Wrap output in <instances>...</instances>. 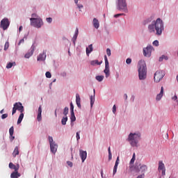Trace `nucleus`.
<instances>
[{
	"label": "nucleus",
	"instance_id": "f257e3e1",
	"mask_svg": "<svg viewBox=\"0 0 178 178\" xmlns=\"http://www.w3.org/2000/svg\"><path fill=\"white\" fill-rule=\"evenodd\" d=\"M148 30L149 33H155L156 31V35H162V33L165 30L163 21L161 18H157L156 21H152L148 25Z\"/></svg>",
	"mask_w": 178,
	"mask_h": 178
},
{
	"label": "nucleus",
	"instance_id": "f03ea898",
	"mask_svg": "<svg viewBox=\"0 0 178 178\" xmlns=\"http://www.w3.org/2000/svg\"><path fill=\"white\" fill-rule=\"evenodd\" d=\"M140 140H141V133L136 131L134 133L131 132L128 135L127 141L129 143L131 147H138Z\"/></svg>",
	"mask_w": 178,
	"mask_h": 178
},
{
	"label": "nucleus",
	"instance_id": "7ed1b4c3",
	"mask_svg": "<svg viewBox=\"0 0 178 178\" xmlns=\"http://www.w3.org/2000/svg\"><path fill=\"white\" fill-rule=\"evenodd\" d=\"M139 80L143 81L147 79V65L145 61L140 60L138 65Z\"/></svg>",
	"mask_w": 178,
	"mask_h": 178
},
{
	"label": "nucleus",
	"instance_id": "20e7f679",
	"mask_svg": "<svg viewBox=\"0 0 178 178\" xmlns=\"http://www.w3.org/2000/svg\"><path fill=\"white\" fill-rule=\"evenodd\" d=\"M115 6L117 10H120V12H124V13L129 12L127 1L126 0H115Z\"/></svg>",
	"mask_w": 178,
	"mask_h": 178
},
{
	"label": "nucleus",
	"instance_id": "39448f33",
	"mask_svg": "<svg viewBox=\"0 0 178 178\" xmlns=\"http://www.w3.org/2000/svg\"><path fill=\"white\" fill-rule=\"evenodd\" d=\"M31 26L35 29H41L44 26V22L41 17L38 18H30Z\"/></svg>",
	"mask_w": 178,
	"mask_h": 178
},
{
	"label": "nucleus",
	"instance_id": "423d86ee",
	"mask_svg": "<svg viewBox=\"0 0 178 178\" xmlns=\"http://www.w3.org/2000/svg\"><path fill=\"white\" fill-rule=\"evenodd\" d=\"M17 111L20 112V113H22V112H24V106H23V104H22V102H15L13 104L12 115H15V113H16Z\"/></svg>",
	"mask_w": 178,
	"mask_h": 178
},
{
	"label": "nucleus",
	"instance_id": "0eeeda50",
	"mask_svg": "<svg viewBox=\"0 0 178 178\" xmlns=\"http://www.w3.org/2000/svg\"><path fill=\"white\" fill-rule=\"evenodd\" d=\"M48 140L50 145V151L55 155L58 151V144L54 141V138H52V136H49Z\"/></svg>",
	"mask_w": 178,
	"mask_h": 178
},
{
	"label": "nucleus",
	"instance_id": "6e6552de",
	"mask_svg": "<svg viewBox=\"0 0 178 178\" xmlns=\"http://www.w3.org/2000/svg\"><path fill=\"white\" fill-rule=\"evenodd\" d=\"M152 51H154V47L151 44L147 45L146 47L143 49V56H145V58H151Z\"/></svg>",
	"mask_w": 178,
	"mask_h": 178
},
{
	"label": "nucleus",
	"instance_id": "1a4fd4ad",
	"mask_svg": "<svg viewBox=\"0 0 178 178\" xmlns=\"http://www.w3.org/2000/svg\"><path fill=\"white\" fill-rule=\"evenodd\" d=\"M165 77V71L158 70L154 73V80L155 83H159Z\"/></svg>",
	"mask_w": 178,
	"mask_h": 178
},
{
	"label": "nucleus",
	"instance_id": "9d476101",
	"mask_svg": "<svg viewBox=\"0 0 178 178\" xmlns=\"http://www.w3.org/2000/svg\"><path fill=\"white\" fill-rule=\"evenodd\" d=\"M104 60H105V69L104 70V73L106 75V78L108 79L109 76H111L110 70H109V61L108 60V57L106 55L104 56Z\"/></svg>",
	"mask_w": 178,
	"mask_h": 178
},
{
	"label": "nucleus",
	"instance_id": "9b49d317",
	"mask_svg": "<svg viewBox=\"0 0 178 178\" xmlns=\"http://www.w3.org/2000/svg\"><path fill=\"white\" fill-rule=\"evenodd\" d=\"M9 26H10V22H9V19L3 18L1 21L0 28L3 30H8L9 29Z\"/></svg>",
	"mask_w": 178,
	"mask_h": 178
},
{
	"label": "nucleus",
	"instance_id": "f8f14e48",
	"mask_svg": "<svg viewBox=\"0 0 178 178\" xmlns=\"http://www.w3.org/2000/svg\"><path fill=\"white\" fill-rule=\"evenodd\" d=\"M158 170L159 172L161 171L162 176H166V168L165 167V163H163V161H159Z\"/></svg>",
	"mask_w": 178,
	"mask_h": 178
},
{
	"label": "nucleus",
	"instance_id": "ddd939ff",
	"mask_svg": "<svg viewBox=\"0 0 178 178\" xmlns=\"http://www.w3.org/2000/svg\"><path fill=\"white\" fill-rule=\"evenodd\" d=\"M147 169H148V167H147V165L144 164L143 165L140 164L139 167H135V172H136V173L141 172L142 175H145Z\"/></svg>",
	"mask_w": 178,
	"mask_h": 178
},
{
	"label": "nucleus",
	"instance_id": "4468645a",
	"mask_svg": "<svg viewBox=\"0 0 178 178\" xmlns=\"http://www.w3.org/2000/svg\"><path fill=\"white\" fill-rule=\"evenodd\" d=\"M47 59V50H43V51L37 56L38 62H45Z\"/></svg>",
	"mask_w": 178,
	"mask_h": 178
},
{
	"label": "nucleus",
	"instance_id": "2eb2a0df",
	"mask_svg": "<svg viewBox=\"0 0 178 178\" xmlns=\"http://www.w3.org/2000/svg\"><path fill=\"white\" fill-rule=\"evenodd\" d=\"M34 51H35V45L34 44H32L30 50L25 54L24 58L26 59H29L31 56H33V54H34Z\"/></svg>",
	"mask_w": 178,
	"mask_h": 178
},
{
	"label": "nucleus",
	"instance_id": "dca6fc26",
	"mask_svg": "<svg viewBox=\"0 0 178 178\" xmlns=\"http://www.w3.org/2000/svg\"><path fill=\"white\" fill-rule=\"evenodd\" d=\"M79 156L82 161V163L87 159V151H84L83 149H79Z\"/></svg>",
	"mask_w": 178,
	"mask_h": 178
},
{
	"label": "nucleus",
	"instance_id": "f3484780",
	"mask_svg": "<svg viewBox=\"0 0 178 178\" xmlns=\"http://www.w3.org/2000/svg\"><path fill=\"white\" fill-rule=\"evenodd\" d=\"M37 113V120L38 122H41L42 120V107L41 106H39Z\"/></svg>",
	"mask_w": 178,
	"mask_h": 178
},
{
	"label": "nucleus",
	"instance_id": "a211bd4d",
	"mask_svg": "<svg viewBox=\"0 0 178 178\" xmlns=\"http://www.w3.org/2000/svg\"><path fill=\"white\" fill-rule=\"evenodd\" d=\"M120 162V159H119V156H118L115 161V165L113 167V176H115V175H116V172H118V166H119Z\"/></svg>",
	"mask_w": 178,
	"mask_h": 178
},
{
	"label": "nucleus",
	"instance_id": "6ab92c4d",
	"mask_svg": "<svg viewBox=\"0 0 178 178\" xmlns=\"http://www.w3.org/2000/svg\"><path fill=\"white\" fill-rule=\"evenodd\" d=\"M90 108H92V106H94V103L95 102V89L93 90V96H90Z\"/></svg>",
	"mask_w": 178,
	"mask_h": 178
},
{
	"label": "nucleus",
	"instance_id": "aec40b11",
	"mask_svg": "<svg viewBox=\"0 0 178 178\" xmlns=\"http://www.w3.org/2000/svg\"><path fill=\"white\" fill-rule=\"evenodd\" d=\"M77 37H79V29L78 28L76 29L75 33L72 39V41L74 45H76V41L77 40Z\"/></svg>",
	"mask_w": 178,
	"mask_h": 178
},
{
	"label": "nucleus",
	"instance_id": "412c9836",
	"mask_svg": "<svg viewBox=\"0 0 178 178\" xmlns=\"http://www.w3.org/2000/svg\"><path fill=\"white\" fill-rule=\"evenodd\" d=\"M162 97H163V86L161 88L160 92L156 97V101H160L162 99Z\"/></svg>",
	"mask_w": 178,
	"mask_h": 178
},
{
	"label": "nucleus",
	"instance_id": "4be33fe9",
	"mask_svg": "<svg viewBox=\"0 0 178 178\" xmlns=\"http://www.w3.org/2000/svg\"><path fill=\"white\" fill-rule=\"evenodd\" d=\"M76 104L78 106V108H81V99L80 98V95L76 94Z\"/></svg>",
	"mask_w": 178,
	"mask_h": 178
},
{
	"label": "nucleus",
	"instance_id": "5701e85b",
	"mask_svg": "<svg viewBox=\"0 0 178 178\" xmlns=\"http://www.w3.org/2000/svg\"><path fill=\"white\" fill-rule=\"evenodd\" d=\"M92 25L95 29H99V21H98V19L94 18L92 20Z\"/></svg>",
	"mask_w": 178,
	"mask_h": 178
},
{
	"label": "nucleus",
	"instance_id": "b1692460",
	"mask_svg": "<svg viewBox=\"0 0 178 178\" xmlns=\"http://www.w3.org/2000/svg\"><path fill=\"white\" fill-rule=\"evenodd\" d=\"M94 51L92 48V44L88 45V47H86V55L87 56H90V54H91Z\"/></svg>",
	"mask_w": 178,
	"mask_h": 178
},
{
	"label": "nucleus",
	"instance_id": "393cba45",
	"mask_svg": "<svg viewBox=\"0 0 178 178\" xmlns=\"http://www.w3.org/2000/svg\"><path fill=\"white\" fill-rule=\"evenodd\" d=\"M8 166H9L10 169H13L15 172L17 170H19V164L15 165V164H13V163H10Z\"/></svg>",
	"mask_w": 178,
	"mask_h": 178
},
{
	"label": "nucleus",
	"instance_id": "a878e982",
	"mask_svg": "<svg viewBox=\"0 0 178 178\" xmlns=\"http://www.w3.org/2000/svg\"><path fill=\"white\" fill-rule=\"evenodd\" d=\"M21 175L19 173L18 170H15V172H13L10 175L11 178H19L20 177Z\"/></svg>",
	"mask_w": 178,
	"mask_h": 178
},
{
	"label": "nucleus",
	"instance_id": "bb28decb",
	"mask_svg": "<svg viewBox=\"0 0 178 178\" xmlns=\"http://www.w3.org/2000/svg\"><path fill=\"white\" fill-rule=\"evenodd\" d=\"M102 61L99 62L98 61V60H93L90 61L91 66H97V65L99 66L102 65Z\"/></svg>",
	"mask_w": 178,
	"mask_h": 178
},
{
	"label": "nucleus",
	"instance_id": "cd10ccee",
	"mask_svg": "<svg viewBox=\"0 0 178 178\" xmlns=\"http://www.w3.org/2000/svg\"><path fill=\"white\" fill-rule=\"evenodd\" d=\"M24 118V113H23V112L20 113V115L17 120V124H20V123H22Z\"/></svg>",
	"mask_w": 178,
	"mask_h": 178
},
{
	"label": "nucleus",
	"instance_id": "c85d7f7f",
	"mask_svg": "<svg viewBox=\"0 0 178 178\" xmlns=\"http://www.w3.org/2000/svg\"><path fill=\"white\" fill-rule=\"evenodd\" d=\"M17 155H19V147L17 146L15 147V148L13 152V156H14V158H16Z\"/></svg>",
	"mask_w": 178,
	"mask_h": 178
},
{
	"label": "nucleus",
	"instance_id": "c756f323",
	"mask_svg": "<svg viewBox=\"0 0 178 178\" xmlns=\"http://www.w3.org/2000/svg\"><path fill=\"white\" fill-rule=\"evenodd\" d=\"M67 120H68L67 116L63 117L61 120V124H63V126H66V122H67Z\"/></svg>",
	"mask_w": 178,
	"mask_h": 178
},
{
	"label": "nucleus",
	"instance_id": "7c9ffc66",
	"mask_svg": "<svg viewBox=\"0 0 178 178\" xmlns=\"http://www.w3.org/2000/svg\"><path fill=\"white\" fill-rule=\"evenodd\" d=\"M105 76H102V75H97L95 76L96 80H97V81H103L104 79Z\"/></svg>",
	"mask_w": 178,
	"mask_h": 178
},
{
	"label": "nucleus",
	"instance_id": "2f4dec72",
	"mask_svg": "<svg viewBox=\"0 0 178 178\" xmlns=\"http://www.w3.org/2000/svg\"><path fill=\"white\" fill-rule=\"evenodd\" d=\"M16 65V63H8L6 65V69H12L13 66Z\"/></svg>",
	"mask_w": 178,
	"mask_h": 178
},
{
	"label": "nucleus",
	"instance_id": "473e14b6",
	"mask_svg": "<svg viewBox=\"0 0 178 178\" xmlns=\"http://www.w3.org/2000/svg\"><path fill=\"white\" fill-rule=\"evenodd\" d=\"M163 59H164L165 60H168L169 59V57H168V56L162 55V56L159 58V62H162V60H163Z\"/></svg>",
	"mask_w": 178,
	"mask_h": 178
},
{
	"label": "nucleus",
	"instance_id": "72a5a7b5",
	"mask_svg": "<svg viewBox=\"0 0 178 178\" xmlns=\"http://www.w3.org/2000/svg\"><path fill=\"white\" fill-rule=\"evenodd\" d=\"M24 40H27V35H24V38L21 39L18 43V45H20V44H24Z\"/></svg>",
	"mask_w": 178,
	"mask_h": 178
},
{
	"label": "nucleus",
	"instance_id": "f704fd0d",
	"mask_svg": "<svg viewBox=\"0 0 178 178\" xmlns=\"http://www.w3.org/2000/svg\"><path fill=\"white\" fill-rule=\"evenodd\" d=\"M63 113L65 117L67 116V113H69V107H65Z\"/></svg>",
	"mask_w": 178,
	"mask_h": 178
},
{
	"label": "nucleus",
	"instance_id": "c9c22d12",
	"mask_svg": "<svg viewBox=\"0 0 178 178\" xmlns=\"http://www.w3.org/2000/svg\"><path fill=\"white\" fill-rule=\"evenodd\" d=\"M151 22H152V17H150L149 18H147L145 21H144V24H148V23H151Z\"/></svg>",
	"mask_w": 178,
	"mask_h": 178
},
{
	"label": "nucleus",
	"instance_id": "e433bc0d",
	"mask_svg": "<svg viewBox=\"0 0 178 178\" xmlns=\"http://www.w3.org/2000/svg\"><path fill=\"white\" fill-rule=\"evenodd\" d=\"M70 120L71 122H76V115H74V113H71Z\"/></svg>",
	"mask_w": 178,
	"mask_h": 178
},
{
	"label": "nucleus",
	"instance_id": "4c0bfd02",
	"mask_svg": "<svg viewBox=\"0 0 178 178\" xmlns=\"http://www.w3.org/2000/svg\"><path fill=\"white\" fill-rule=\"evenodd\" d=\"M70 112L71 113H74V106L73 105V102L70 104Z\"/></svg>",
	"mask_w": 178,
	"mask_h": 178
},
{
	"label": "nucleus",
	"instance_id": "58836bf2",
	"mask_svg": "<svg viewBox=\"0 0 178 178\" xmlns=\"http://www.w3.org/2000/svg\"><path fill=\"white\" fill-rule=\"evenodd\" d=\"M134 161H136V154H134L131 161H130V165H133L134 163Z\"/></svg>",
	"mask_w": 178,
	"mask_h": 178
},
{
	"label": "nucleus",
	"instance_id": "ea45409f",
	"mask_svg": "<svg viewBox=\"0 0 178 178\" xmlns=\"http://www.w3.org/2000/svg\"><path fill=\"white\" fill-rule=\"evenodd\" d=\"M152 45H154V47H159V41L158 40H154L153 42H152Z\"/></svg>",
	"mask_w": 178,
	"mask_h": 178
},
{
	"label": "nucleus",
	"instance_id": "a19ab883",
	"mask_svg": "<svg viewBox=\"0 0 178 178\" xmlns=\"http://www.w3.org/2000/svg\"><path fill=\"white\" fill-rule=\"evenodd\" d=\"M15 131V129L13 127H11L9 129L10 136H13V133Z\"/></svg>",
	"mask_w": 178,
	"mask_h": 178
},
{
	"label": "nucleus",
	"instance_id": "79ce46f5",
	"mask_svg": "<svg viewBox=\"0 0 178 178\" xmlns=\"http://www.w3.org/2000/svg\"><path fill=\"white\" fill-rule=\"evenodd\" d=\"M45 76L47 79H51V77H52V74L49 72H47L45 73Z\"/></svg>",
	"mask_w": 178,
	"mask_h": 178
},
{
	"label": "nucleus",
	"instance_id": "37998d69",
	"mask_svg": "<svg viewBox=\"0 0 178 178\" xmlns=\"http://www.w3.org/2000/svg\"><path fill=\"white\" fill-rule=\"evenodd\" d=\"M46 22L47 23H49V24H51V23H52V17H47L46 18Z\"/></svg>",
	"mask_w": 178,
	"mask_h": 178
},
{
	"label": "nucleus",
	"instance_id": "c03bdc74",
	"mask_svg": "<svg viewBox=\"0 0 178 178\" xmlns=\"http://www.w3.org/2000/svg\"><path fill=\"white\" fill-rule=\"evenodd\" d=\"M9 48V42H6L4 45V51H6Z\"/></svg>",
	"mask_w": 178,
	"mask_h": 178
},
{
	"label": "nucleus",
	"instance_id": "a18cd8bd",
	"mask_svg": "<svg viewBox=\"0 0 178 178\" xmlns=\"http://www.w3.org/2000/svg\"><path fill=\"white\" fill-rule=\"evenodd\" d=\"M106 54H107V55H108V56H111V55H112V53H111V49H109V48H107V49H106Z\"/></svg>",
	"mask_w": 178,
	"mask_h": 178
},
{
	"label": "nucleus",
	"instance_id": "49530a36",
	"mask_svg": "<svg viewBox=\"0 0 178 178\" xmlns=\"http://www.w3.org/2000/svg\"><path fill=\"white\" fill-rule=\"evenodd\" d=\"M31 16H32V17H31V19H38V17H38V15L37 14H35V13H33V14L31 15Z\"/></svg>",
	"mask_w": 178,
	"mask_h": 178
},
{
	"label": "nucleus",
	"instance_id": "de8ad7c7",
	"mask_svg": "<svg viewBox=\"0 0 178 178\" xmlns=\"http://www.w3.org/2000/svg\"><path fill=\"white\" fill-rule=\"evenodd\" d=\"M120 16H124V13H120V14L114 15V17H115V18L120 17Z\"/></svg>",
	"mask_w": 178,
	"mask_h": 178
},
{
	"label": "nucleus",
	"instance_id": "09e8293b",
	"mask_svg": "<svg viewBox=\"0 0 178 178\" xmlns=\"http://www.w3.org/2000/svg\"><path fill=\"white\" fill-rule=\"evenodd\" d=\"M67 165L70 166V168H73V163L72 161H67Z\"/></svg>",
	"mask_w": 178,
	"mask_h": 178
},
{
	"label": "nucleus",
	"instance_id": "8fccbe9b",
	"mask_svg": "<svg viewBox=\"0 0 178 178\" xmlns=\"http://www.w3.org/2000/svg\"><path fill=\"white\" fill-rule=\"evenodd\" d=\"M126 63L127 65H130V63H131V58H127Z\"/></svg>",
	"mask_w": 178,
	"mask_h": 178
},
{
	"label": "nucleus",
	"instance_id": "3c124183",
	"mask_svg": "<svg viewBox=\"0 0 178 178\" xmlns=\"http://www.w3.org/2000/svg\"><path fill=\"white\" fill-rule=\"evenodd\" d=\"M76 141H79L80 140V131L76 132Z\"/></svg>",
	"mask_w": 178,
	"mask_h": 178
},
{
	"label": "nucleus",
	"instance_id": "603ef678",
	"mask_svg": "<svg viewBox=\"0 0 178 178\" xmlns=\"http://www.w3.org/2000/svg\"><path fill=\"white\" fill-rule=\"evenodd\" d=\"M60 76H62V77H66V76H67V74L66 73V72H63L60 73Z\"/></svg>",
	"mask_w": 178,
	"mask_h": 178
},
{
	"label": "nucleus",
	"instance_id": "864d4df0",
	"mask_svg": "<svg viewBox=\"0 0 178 178\" xmlns=\"http://www.w3.org/2000/svg\"><path fill=\"white\" fill-rule=\"evenodd\" d=\"M6 118H8V113H5V114H3L1 115V119H6Z\"/></svg>",
	"mask_w": 178,
	"mask_h": 178
},
{
	"label": "nucleus",
	"instance_id": "5fc2aeb1",
	"mask_svg": "<svg viewBox=\"0 0 178 178\" xmlns=\"http://www.w3.org/2000/svg\"><path fill=\"white\" fill-rule=\"evenodd\" d=\"M172 101H176L177 102V95H175L174 97H172Z\"/></svg>",
	"mask_w": 178,
	"mask_h": 178
},
{
	"label": "nucleus",
	"instance_id": "6e6d98bb",
	"mask_svg": "<svg viewBox=\"0 0 178 178\" xmlns=\"http://www.w3.org/2000/svg\"><path fill=\"white\" fill-rule=\"evenodd\" d=\"M113 113H116V105L113 106Z\"/></svg>",
	"mask_w": 178,
	"mask_h": 178
},
{
	"label": "nucleus",
	"instance_id": "4d7b16f0",
	"mask_svg": "<svg viewBox=\"0 0 178 178\" xmlns=\"http://www.w3.org/2000/svg\"><path fill=\"white\" fill-rule=\"evenodd\" d=\"M76 6H77V8H79V9H82V8H83V4H77L76 5Z\"/></svg>",
	"mask_w": 178,
	"mask_h": 178
},
{
	"label": "nucleus",
	"instance_id": "13d9d810",
	"mask_svg": "<svg viewBox=\"0 0 178 178\" xmlns=\"http://www.w3.org/2000/svg\"><path fill=\"white\" fill-rule=\"evenodd\" d=\"M108 161H112V153L108 154Z\"/></svg>",
	"mask_w": 178,
	"mask_h": 178
},
{
	"label": "nucleus",
	"instance_id": "bf43d9fd",
	"mask_svg": "<svg viewBox=\"0 0 178 178\" xmlns=\"http://www.w3.org/2000/svg\"><path fill=\"white\" fill-rule=\"evenodd\" d=\"M10 141H13L15 140V136H10Z\"/></svg>",
	"mask_w": 178,
	"mask_h": 178
},
{
	"label": "nucleus",
	"instance_id": "052dcab7",
	"mask_svg": "<svg viewBox=\"0 0 178 178\" xmlns=\"http://www.w3.org/2000/svg\"><path fill=\"white\" fill-rule=\"evenodd\" d=\"M101 176H102V178H106L105 177H104V170H101Z\"/></svg>",
	"mask_w": 178,
	"mask_h": 178
},
{
	"label": "nucleus",
	"instance_id": "680f3d73",
	"mask_svg": "<svg viewBox=\"0 0 178 178\" xmlns=\"http://www.w3.org/2000/svg\"><path fill=\"white\" fill-rule=\"evenodd\" d=\"M124 99L125 101H127V94H126V93L124 95Z\"/></svg>",
	"mask_w": 178,
	"mask_h": 178
},
{
	"label": "nucleus",
	"instance_id": "e2e57ef3",
	"mask_svg": "<svg viewBox=\"0 0 178 178\" xmlns=\"http://www.w3.org/2000/svg\"><path fill=\"white\" fill-rule=\"evenodd\" d=\"M145 175L142 174L140 175H138L137 178H144Z\"/></svg>",
	"mask_w": 178,
	"mask_h": 178
},
{
	"label": "nucleus",
	"instance_id": "0e129e2a",
	"mask_svg": "<svg viewBox=\"0 0 178 178\" xmlns=\"http://www.w3.org/2000/svg\"><path fill=\"white\" fill-rule=\"evenodd\" d=\"M108 154H112V152H111V147L108 148Z\"/></svg>",
	"mask_w": 178,
	"mask_h": 178
},
{
	"label": "nucleus",
	"instance_id": "69168bd1",
	"mask_svg": "<svg viewBox=\"0 0 178 178\" xmlns=\"http://www.w3.org/2000/svg\"><path fill=\"white\" fill-rule=\"evenodd\" d=\"M22 30H23V26H20L19 28V33H20V31H22Z\"/></svg>",
	"mask_w": 178,
	"mask_h": 178
},
{
	"label": "nucleus",
	"instance_id": "338daca9",
	"mask_svg": "<svg viewBox=\"0 0 178 178\" xmlns=\"http://www.w3.org/2000/svg\"><path fill=\"white\" fill-rule=\"evenodd\" d=\"M74 2H75L76 6L79 5V0H74Z\"/></svg>",
	"mask_w": 178,
	"mask_h": 178
},
{
	"label": "nucleus",
	"instance_id": "774afa93",
	"mask_svg": "<svg viewBox=\"0 0 178 178\" xmlns=\"http://www.w3.org/2000/svg\"><path fill=\"white\" fill-rule=\"evenodd\" d=\"M4 111H5L4 109H2L1 111H0V113L1 114L3 113Z\"/></svg>",
	"mask_w": 178,
	"mask_h": 178
}]
</instances>
